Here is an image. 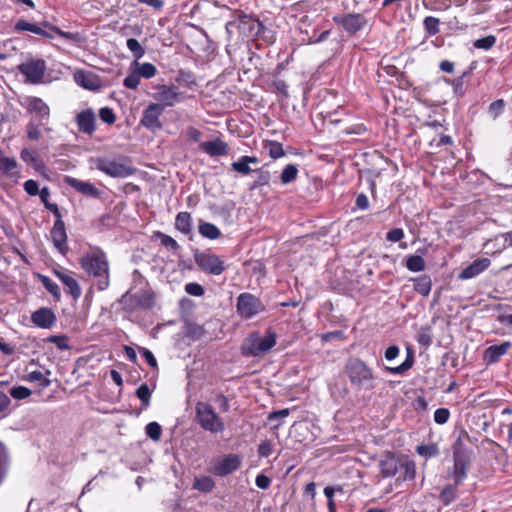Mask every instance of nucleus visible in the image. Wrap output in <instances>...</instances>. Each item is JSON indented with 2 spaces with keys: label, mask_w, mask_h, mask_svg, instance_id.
Instances as JSON below:
<instances>
[{
  "label": "nucleus",
  "mask_w": 512,
  "mask_h": 512,
  "mask_svg": "<svg viewBox=\"0 0 512 512\" xmlns=\"http://www.w3.org/2000/svg\"><path fill=\"white\" fill-rule=\"evenodd\" d=\"M405 455H396L394 453H388L380 462V471L384 478L395 476L401 468L402 458Z\"/></svg>",
  "instance_id": "aec40b11"
},
{
  "label": "nucleus",
  "mask_w": 512,
  "mask_h": 512,
  "mask_svg": "<svg viewBox=\"0 0 512 512\" xmlns=\"http://www.w3.org/2000/svg\"><path fill=\"white\" fill-rule=\"evenodd\" d=\"M416 340L419 345L423 346L424 348H428L433 342L432 327L430 325L420 327Z\"/></svg>",
  "instance_id": "f704fd0d"
},
{
  "label": "nucleus",
  "mask_w": 512,
  "mask_h": 512,
  "mask_svg": "<svg viewBox=\"0 0 512 512\" xmlns=\"http://www.w3.org/2000/svg\"><path fill=\"white\" fill-rule=\"evenodd\" d=\"M174 81L180 87L193 88L197 85L194 73L185 69L178 70L174 77Z\"/></svg>",
  "instance_id": "c85d7f7f"
},
{
  "label": "nucleus",
  "mask_w": 512,
  "mask_h": 512,
  "mask_svg": "<svg viewBox=\"0 0 512 512\" xmlns=\"http://www.w3.org/2000/svg\"><path fill=\"white\" fill-rule=\"evenodd\" d=\"M164 113L163 109L155 103H150L143 111L140 124L151 131L160 130L162 123L160 116Z\"/></svg>",
  "instance_id": "dca6fc26"
},
{
  "label": "nucleus",
  "mask_w": 512,
  "mask_h": 512,
  "mask_svg": "<svg viewBox=\"0 0 512 512\" xmlns=\"http://www.w3.org/2000/svg\"><path fill=\"white\" fill-rule=\"evenodd\" d=\"M15 31H28L48 39H53V33H56L57 35L70 41L79 42L81 40V36L79 33L62 31L60 28L50 24L47 21H44L39 25L35 23H30L24 19H20L15 24Z\"/></svg>",
  "instance_id": "7ed1b4c3"
},
{
  "label": "nucleus",
  "mask_w": 512,
  "mask_h": 512,
  "mask_svg": "<svg viewBox=\"0 0 512 512\" xmlns=\"http://www.w3.org/2000/svg\"><path fill=\"white\" fill-rule=\"evenodd\" d=\"M192 218L188 212H179L175 218V228L183 234H189L191 232Z\"/></svg>",
  "instance_id": "7c9ffc66"
},
{
  "label": "nucleus",
  "mask_w": 512,
  "mask_h": 512,
  "mask_svg": "<svg viewBox=\"0 0 512 512\" xmlns=\"http://www.w3.org/2000/svg\"><path fill=\"white\" fill-rule=\"evenodd\" d=\"M277 334L267 329L266 335L261 337L258 332L252 333L242 345V354L251 357H261L276 345Z\"/></svg>",
  "instance_id": "39448f33"
},
{
  "label": "nucleus",
  "mask_w": 512,
  "mask_h": 512,
  "mask_svg": "<svg viewBox=\"0 0 512 512\" xmlns=\"http://www.w3.org/2000/svg\"><path fill=\"white\" fill-rule=\"evenodd\" d=\"M10 395L15 399H25L31 395V390L24 386L13 387L10 390Z\"/></svg>",
  "instance_id": "e2e57ef3"
},
{
  "label": "nucleus",
  "mask_w": 512,
  "mask_h": 512,
  "mask_svg": "<svg viewBox=\"0 0 512 512\" xmlns=\"http://www.w3.org/2000/svg\"><path fill=\"white\" fill-rule=\"evenodd\" d=\"M152 391L146 383L141 384L136 390V396L142 403L143 408H147L150 405Z\"/></svg>",
  "instance_id": "09e8293b"
},
{
  "label": "nucleus",
  "mask_w": 512,
  "mask_h": 512,
  "mask_svg": "<svg viewBox=\"0 0 512 512\" xmlns=\"http://www.w3.org/2000/svg\"><path fill=\"white\" fill-rule=\"evenodd\" d=\"M414 281V291L418 294L426 297L430 294L432 288V280L429 275H421L415 279Z\"/></svg>",
  "instance_id": "c756f323"
},
{
  "label": "nucleus",
  "mask_w": 512,
  "mask_h": 512,
  "mask_svg": "<svg viewBox=\"0 0 512 512\" xmlns=\"http://www.w3.org/2000/svg\"><path fill=\"white\" fill-rule=\"evenodd\" d=\"M44 124V122H36L31 119L26 125V133L27 138L31 141H37L41 137L40 126Z\"/></svg>",
  "instance_id": "a18cd8bd"
},
{
  "label": "nucleus",
  "mask_w": 512,
  "mask_h": 512,
  "mask_svg": "<svg viewBox=\"0 0 512 512\" xmlns=\"http://www.w3.org/2000/svg\"><path fill=\"white\" fill-rule=\"evenodd\" d=\"M265 148L268 150V154L273 159H278L285 155L283 146L277 141H268L265 144Z\"/></svg>",
  "instance_id": "8fccbe9b"
},
{
  "label": "nucleus",
  "mask_w": 512,
  "mask_h": 512,
  "mask_svg": "<svg viewBox=\"0 0 512 512\" xmlns=\"http://www.w3.org/2000/svg\"><path fill=\"white\" fill-rule=\"evenodd\" d=\"M413 363H414L413 354L408 353L405 361L401 365L396 366V367H387L386 370L389 373L394 374V375H402L413 366Z\"/></svg>",
  "instance_id": "c03bdc74"
},
{
  "label": "nucleus",
  "mask_w": 512,
  "mask_h": 512,
  "mask_svg": "<svg viewBox=\"0 0 512 512\" xmlns=\"http://www.w3.org/2000/svg\"><path fill=\"white\" fill-rule=\"evenodd\" d=\"M195 262L202 271L212 275H220L226 269L224 262L212 253H196Z\"/></svg>",
  "instance_id": "ddd939ff"
},
{
  "label": "nucleus",
  "mask_w": 512,
  "mask_h": 512,
  "mask_svg": "<svg viewBox=\"0 0 512 512\" xmlns=\"http://www.w3.org/2000/svg\"><path fill=\"white\" fill-rule=\"evenodd\" d=\"M73 78L77 85L87 90L97 91L102 87L100 78L91 71L77 70Z\"/></svg>",
  "instance_id": "a211bd4d"
},
{
  "label": "nucleus",
  "mask_w": 512,
  "mask_h": 512,
  "mask_svg": "<svg viewBox=\"0 0 512 512\" xmlns=\"http://www.w3.org/2000/svg\"><path fill=\"white\" fill-rule=\"evenodd\" d=\"M6 384L4 382H0V419L8 416L10 414V404L11 400L9 396L4 392L3 387Z\"/></svg>",
  "instance_id": "37998d69"
},
{
  "label": "nucleus",
  "mask_w": 512,
  "mask_h": 512,
  "mask_svg": "<svg viewBox=\"0 0 512 512\" xmlns=\"http://www.w3.org/2000/svg\"><path fill=\"white\" fill-rule=\"evenodd\" d=\"M453 460L454 466L452 476L454 483H456V485H460L467 477V461L462 453L460 438H458L453 448Z\"/></svg>",
  "instance_id": "2eb2a0df"
},
{
  "label": "nucleus",
  "mask_w": 512,
  "mask_h": 512,
  "mask_svg": "<svg viewBox=\"0 0 512 512\" xmlns=\"http://www.w3.org/2000/svg\"><path fill=\"white\" fill-rule=\"evenodd\" d=\"M66 183L74 188L79 193L90 196V197H98L99 190L90 182L82 181L73 177H67Z\"/></svg>",
  "instance_id": "bb28decb"
},
{
  "label": "nucleus",
  "mask_w": 512,
  "mask_h": 512,
  "mask_svg": "<svg viewBox=\"0 0 512 512\" xmlns=\"http://www.w3.org/2000/svg\"><path fill=\"white\" fill-rule=\"evenodd\" d=\"M240 466L241 457L237 454H228L215 461L211 468V472L216 476L223 477L235 472L240 468Z\"/></svg>",
  "instance_id": "4468645a"
},
{
  "label": "nucleus",
  "mask_w": 512,
  "mask_h": 512,
  "mask_svg": "<svg viewBox=\"0 0 512 512\" xmlns=\"http://www.w3.org/2000/svg\"><path fill=\"white\" fill-rule=\"evenodd\" d=\"M512 343L505 341L499 345L489 346L484 352V360L488 364H493L499 361V359L507 353Z\"/></svg>",
  "instance_id": "a878e982"
},
{
  "label": "nucleus",
  "mask_w": 512,
  "mask_h": 512,
  "mask_svg": "<svg viewBox=\"0 0 512 512\" xmlns=\"http://www.w3.org/2000/svg\"><path fill=\"white\" fill-rule=\"evenodd\" d=\"M399 469L397 481H412L416 477V464L408 456H404Z\"/></svg>",
  "instance_id": "cd10ccee"
},
{
  "label": "nucleus",
  "mask_w": 512,
  "mask_h": 512,
  "mask_svg": "<svg viewBox=\"0 0 512 512\" xmlns=\"http://www.w3.org/2000/svg\"><path fill=\"white\" fill-rule=\"evenodd\" d=\"M458 486L459 485H456V483L454 484H449V485H446L440 495H439V499L440 501L442 502L443 505L447 506L449 504H451L453 501H455L458 497V493H457V489H458Z\"/></svg>",
  "instance_id": "2f4dec72"
},
{
  "label": "nucleus",
  "mask_w": 512,
  "mask_h": 512,
  "mask_svg": "<svg viewBox=\"0 0 512 512\" xmlns=\"http://www.w3.org/2000/svg\"><path fill=\"white\" fill-rule=\"evenodd\" d=\"M231 28L237 29L236 41H243L246 37L257 35L263 25L251 16L240 14L237 19L226 23L225 30L231 32Z\"/></svg>",
  "instance_id": "6e6552de"
},
{
  "label": "nucleus",
  "mask_w": 512,
  "mask_h": 512,
  "mask_svg": "<svg viewBox=\"0 0 512 512\" xmlns=\"http://www.w3.org/2000/svg\"><path fill=\"white\" fill-rule=\"evenodd\" d=\"M100 119L109 125L113 124L116 121V115L114 111L109 107H102L99 110Z\"/></svg>",
  "instance_id": "bf43d9fd"
},
{
  "label": "nucleus",
  "mask_w": 512,
  "mask_h": 512,
  "mask_svg": "<svg viewBox=\"0 0 512 512\" xmlns=\"http://www.w3.org/2000/svg\"><path fill=\"white\" fill-rule=\"evenodd\" d=\"M417 453L426 458L434 457L438 455L439 450L436 445H420L417 447Z\"/></svg>",
  "instance_id": "13d9d810"
},
{
  "label": "nucleus",
  "mask_w": 512,
  "mask_h": 512,
  "mask_svg": "<svg viewBox=\"0 0 512 512\" xmlns=\"http://www.w3.org/2000/svg\"><path fill=\"white\" fill-rule=\"evenodd\" d=\"M153 98L157 101L155 104L165 111L166 107H172L182 102L185 99V95L182 92H178L173 85H160L157 92L153 94Z\"/></svg>",
  "instance_id": "f8f14e48"
},
{
  "label": "nucleus",
  "mask_w": 512,
  "mask_h": 512,
  "mask_svg": "<svg viewBox=\"0 0 512 512\" xmlns=\"http://www.w3.org/2000/svg\"><path fill=\"white\" fill-rule=\"evenodd\" d=\"M199 233L202 237L210 240L218 239L221 236L219 228L209 222L200 223Z\"/></svg>",
  "instance_id": "72a5a7b5"
},
{
  "label": "nucleus",
  "mask_w": 512,
  "mask_h": 512,
  "mask_svg": "<svg viewBox=\"0 0 512 512\" xmlns=\"http://www.w3.org/2000/svg\"><path fill=\"white\" fill-rule=\"evenodd\" d=\"M26 109L34 114L40 122H47L50 117L49 106L39 97L30 96L26 98Z\"/></svg>",
  "instance_id": "6ab92c4d"
},
{
  "label": "nucleus",
  "mask_w": 512,
  "mask_h": 512,
  "mask_svg": "<svg viewBox=\"0 0 512 512\" xmlns=\"http://www.w3.org/2000/svg\"><path fill=\"white\" fill-rule=\"evenodd\" d=\"M50 236L55 248L62 254L66 255L68 252L67 246V233L65 223L63 220H56L50 231Z\"/></svg>",
  "instance_id": "f3484780"
},
{
  "label": "nucleus",
  "mask_w": 512,
  "mask_h": 512,
  "mask_svg": "<svg viewBox=\"0 0 512 512\" xmlns=\"http://www.w3.org/2000/svg\"><path fill=\"white\" fill-rule=\"evenodd\" d=\"M47 342L53 343L59 350H69V338L66 335H51L46 339Z\"/></svg>",
  "instance_id": "3c124183"
},
{
  "label": "nucleus",
  "mask_w": 512,
  "mask_h": 512,
  "mask_svg": "<svg viewBox=\"0 0 512 512\" xmlns=\"http://www.w3.org/2000/svg\"><path fill=\"white\" fill-rule=\"evenodd\" d=\"M424 29L429 36H433L440 31V20L433 16H427L423 20Z\"/></svg>",
  "instance_id": "49530a36"
},
{
  "label": "nucleus",
  "mask_w": 512,
  "mask_h": 512,
  "mask_svg": "<svg viewBox=\"0 0 512 512\" xmlns=\"http://www.w3.org/2000/svg\"><path fill=\"white\" fill-rule=\"evenodd\" d=\"M495 43H496V37L493 35H488L486 37L477 39L474 42V47L477 49L489 50L490 48H492L495 45Z\"/></svg>",
  "instance_id": "6e6d98bb"
},
{
  "label": "nucleus",
  "mask_w": 512,
  "mask_h": 512,
  "mask_svg": "<svg viewBox=\"0 0 512 512\" xmlns=\"http://www.w3.org/2000/svg\"><path fill=\"white\" fill-rule=\"evenodd\" d=\"M156 235L160 239L161 244L164 247L170 249L173 252H176L177 250H179V248H180L179 244L171 236L166 235V234H164L162 232H158Z\"/></svg>",
  "instance_id": "864d4df0"
},
{
  "label": "nucleus",
  "mask_w": 512,
  "mask_h": 512,
  "mask_svg": "<svg viewBox=\"0 0 512 512\" xmlns=\"http://www.w3.org/2000/svg\"><path fill=\"white\" fill-rule=\"evenodd\" d=\"M298 176V167L296 164H288L280 174V181L283 185L290 184L296 180Z\"/></svg>",
  "instance_id": "e433bc0d"
},
{
  "label": "nucleus",
  "mask_w": 512,
  "mask_h": 512,
  "mask_svg": "<svg viewBox=\"0 0 512 512\" xmlns=\"http://www.w3.org/2000/svg\"><path fill=\"white\" fill-rule=\"evenodd\" d=\"M127 48L132 53L134 57V61H138L141 59L145 54V49L142 47V45L139 43L137 39L129 38L127 40Z\"/></svg>",
  "instance_id": "de8ad7c7"
},
{
  "label": "nucleus",
  "mask_w": 512,
  "mask_h": 512,
  "mask_svg": "<svg viewBox=\"0 0 512 512\" xmlns=\"http://www.w3.org/2000/svg\"><path fill=\"white\" fill-rule=\"evenodd\" d=\"M489 265L490 260L488 258L477 259L466 268H464L459 274L458 278L462 280L474 278L485 271Z\"/></svg>",
  "instance_id": "b1692460"
},
{
  "label": "nucleus",
  "mask_w": 512,
  "mask_h": 512,
  "mask_svg": "<svg viewBox=\"0 0 512 512\" xmlns=\"http://www.w3.org/2000/svg\"><path fill=\"white\" fill-rule=\"evenodd\" d=\"M344 372L351 386L357 391H371L376 386V377L372 368L360 358H349L345 364Z\"/></svg>",
  "instance_id": "f03ea898"
},
{
  "label": "nucleus",
  "mask_w": 512,
  "mask_h": 512,
  "mask_svg": "<svg viewBox=\"0 0 512 512\" xmlns=\"http://www.w3.org/2000/svg\"><path fill=\"white\" fill-rule=\"evenodd\" d=\"M505 102L503 99H498L496 101H493L489 105V114L495 119L497 118L504 110Z\"/></svg>",
  "instance_id": "052dcab7"
},
{
  "label": "nucleus",
  "mask_w": 512,
  "mask_h": 512,
  "mask_svg": "<svg viewBox=\"0 0 512 512\" xmlns=\"http://www.w3.org/2000/svg\"><path fill=\"white\" fill-rule=\"evenodd\" d=\"M56 320L55 313L47 307L39 308L31 314L32 323L42 329H50L55 325Z\"/></svg>",
  "instance_id": "412c9836"
},
{
  "label": "nucleus",
  "mask_w": 512,
  "mask_h": 512,
  "mask_svg": "<svg viewBox=\"0 0 512 512\" xmlns=\"http://www.w3.org/2000/svg\"><path fill=\"white\" fill-rule=\"evenodd\" d=\"M333 21L351 35L360 32L368 24L367 18L361 13L338 14L333 17Z\"/></svg>",
  "instance_id": "9b49d317"
},
{
  "label": "nucleus",
  "mask_w": 512,
  "mask_h": 512,
  "mask_svg": "<svg viewBox=\"0 0 512 512\" xmlns=\"http://www.w3.org/2000/svg\"><path fill=\"white\" fill-rule=\"evenodd\" d=\"M196 419L198 424L205 431L221 433L225 429L222 419L214 411L213 407L206 402H198L195 406Z\"/></svg>",
  "instance_id": "0eeeda50"
},
{
  "label": "nucleus",
  "mask_w": 512,
  "mask_h": 512,
  "mask_svg": "<svg viewBox=\"0 0 512 512\" xmlns=\"http://www.w3.org/2000/svg\"><path fill=\"white\" fill-rule=\"evenodd\" d=\"M133 65L137 68L136 72L140 77L149 79L156 75L157 69L152 63H139L138 61H134Z\"/></svg>",
  "instance_id": "58836bf2"
},
{
  "label": "nucleus",
  "mask_w": 512,
  "mask_h": 512,
  "mask_svg": "<svg viewBox=\"0 0 512 512\" xmlns=\"http://www.w3.org/2000/svg\"><path fill=\"white\" fill-rule=\"evenodd\" d=\"M237 312L245 318L251 319L255 315L265 311V306L258 297L251 293H241L237 297Z\"/></svg>",
  "instance_id": "9d476101"
},
{
  "label": "nucleus",
  "mask_w": 512,
  "mask_h": 512,
  "mask_svg": "<svg viewBox=\"0 0 512 512\" xmlns=\"http://www.w3.org/2000/svg\"><path fill=\"white\" fill-rule=\"evenodd\" d=\"M199 148L212 157L225 156L229 152L228 144L222 141L220 138L212 141L202 142L200 143Z\"/></svg>",
  "instance_id": "393cba45"
},
{
  "label": "nucleus",
  "mask_w": 512,
  "mask_h": 512,
  "mask_svg": "<svg viewBox=\"0 0 512 512\" xmlns=\"http://www.w3.org/2000/svg\"><path fill=\"white\" fill-rule=\"evenodd\" d=\"M76 123L80 132L92 135L96 130V116L91 108L77 114Z\"/></svg>",
  "instance_id": "5701e85b"
},
{
  "label": "nucleus",
  "mask_w": 512,
  "mask_h": 512,
  "mask_svg": "<svg viewBox=\"0 0 512 512\" xmlns=\"http://www.w3.org/2000/svg\"><path fill=\"white\" fill-rule=\"evenodd\" d=\"M0 175L13 181L20 178L18 162L14 157H7L2 149H0Z\"/></svg>",
  "instance_id": "4be33fe9"
},
{
  "label": "nucleus",
  "mask_w": 512,
  "mask_h": 512,
  "mask_svg": "<svg viewBox=\"0 0 512 512\" xmlns=\"http://www.w3.org/2000/svg\"><path fill=\"white\" fill-rule=\"evenodd\" d=\"M185 292L189 295L200 297L204 294V288L195 282H190L185 285Z\"/></svg>",
  "instance_id": "338daca9"
},
{
  "label": "nucleus",
  "mask_w": 512,
  "mask_h": 512,
  "mask_svg": "<svg viewBox=\"0 0 512 512\" xmlns=\"http://www.w3.org/2000/svg\"><path fill=\"white\" fill-rule=\"evenodd\" d=\"M204 334V329L195 324H188L187 330H186V336L193 338V339H199Z\"/></svg>",
  "instance_id": "774afa93"
},
{
  "label": "nucleus",
  "mask_w": 512,
  "mask_h": 512,
  "mask_svg": "<svg viewBox=\"0 0 512 512\" xmlns=\"http://www.w3.org/2000/svg\"><path fill=\"white\" fill-rule=\"evenodd\" d=\"M329 34H330L329 29H325V30L321 31L319 33V35H317V29H314L313 35L308 37L307 43L315 44V43L323 42L324 40H326L328 38Z\"/></svg>",
  "instance_id": "69168bd1"
},
{
  "label": "nucleus",
  "mask_w": 512,
  "mask_h": 512,
  "mask_svg": "<svg viewBox=\"0 0 512 512\" xmlns=\"http://www.w3.org/2000/svg\"><path fill=\"white\" fill-rule=\"evenodd\" d=\"M99 171L114 178H126L135 172L131 161L123 156L109 159L106 157H97L91 160Z\"/></svg>",
  "instance_id": "20e7f679"
},
{
  "label": "nucleus",
  "mask_w": 512,
  "mask_h": 512,
  "mask_svg": "<svg viewBox=\"0 0 512 512\" xmlns=\"http://www.w3.org/2000/svg\"><path fill=\"white\" fill-rule=\"evenodd\" d=\"M214 486V480L210 476L196 477L193 482V488L204 493L211 492Z\"/></svg>",
  "instance_id": "c9c22d12"
},
{
  "label": "nucleus",
  "mask_w": 512,
  "mask_h": 512,
  "mask_svg": "<svg viewBox=\"0 0 512 512\" xmlns=\"http://www.w3.org/2000/svg\"><path fill=\"white\" fill-rule=\"evenodd\" d=\"M470 73V70H467L462 73V75L454 78L448 79L445 78L444 81L446 84L451 85L453 87L454 94L458 97H461L465 93L464 79Z\"/></svg>",
  "instance_id": "473e14b6"
},
{
  "label": "nucleus",
  "mask_w": 512,
  "mask_h": 512,
  "mask_svg": "<svg viewBox=\"0 0 512 512\" xmlns=\"http://www.w3.org/2000/svg\"><path fill=\"white\" fill-rule=\"evenodd\" d=\"M18 71L25 76L26 82L40 84L43 82L47 65L43 59H29L17 66Z\"/></svg>",
  "instance_id": "1a4fd4ad"
},
{
  "label": "nucleus",
  "mask_w": 512,
  "mask_h": 512,
  "mask_svg": "<svg viewBox=\"0 0 512 512\" xmlns=\"http://www.w3.org/2000/svg\"><path fill=\"white\" fill-rule=\"evenodd\" d=\"M28 380L30 382H39V385L42 388H47L51 384V381L48 378H46L41 371H33L29 373Z\"/></svg>",
  "instance_id": "4d7b16f0"
},
{
  "label": "nucleus",
  "mask_w": 512,
  "mask_h": 512,
  "mask_svg": "<svg viewBox=\"0 0 512 512\" xmlns=\"http://www.w3.org/2000/svg\"><path fill=\"white\" fill-rule=\"evenodd\" d=\"M62 283L66 287V292L70 294L74 300H77L81 296L82 290L75 278L69 276L68 278L64 279Z\"/></svg>",
  "instance_id": "a19ab883"
},
{
  "label": "nucleus",
  "mask_w": 512,
  "mask_h": 512,
  "mask_svg": "<svg viewBox=\"0 0 512 512\" xmlns=\"http://www.w3.org/2000/svg\"><path fill=\"white\" fill-rule=\"evenodd\" d=\"M425 260L419 255H409L406 257L405 266L411 272H421L425 269Z\"/></svg>",
  "instance_id": "4c0bfd02"
},
{
  "label": "nucleus",
  "mask_w": 512,
  "mask_h": 512,
  "mask_svg": "<svg viewBox=\"0 0 512 512\" xmlns=\"http://www.w3.org/2000/svg\"><path fill=\"white\" fill-rule=\"evenodd\" d=\"M450 417V411L447 408H438L434 412V421L437 424L443 425L445 424Z\"/></svg>",
  "instance_id": "0e129e2a"
},
{
  "label": "nucleus",
  "mask_w": 512,
  "mask_h": 512,
  "mask_svg": "<svg viewBox=\"0 0 512 512\" xmlns=\"http://www.w3.org/2000/svg\"><path fill=\"white\" fill-rule=\"evenodd\" d=\"M118 302L122 305L123 310L128 313H133L139 309L149 310L155 305V295L150 290H140L133 294L127 291Z\"/></svg>",
  "instance_id": "423d86ee"
},
{
  "label": "nucleus",
  "mask_w": 512,
  "mask_h": 512,
  "mask_svg": "<svg viewBox=\"0 0 512 512\" xmlns=\"http://www.w3.org/2000/svg\"><path fill=\"white\" fill-rule=\"evenodd\" d=\"M253 172L257 174V177L254 180V182L252 183V185L250 186L251 190L262 187V186H266L269 184L270 179H271V174L269 171L260 168V169H255Z\"/></svg>",
  "instance_id": "79ce46f5"
},
{
  "label": "nucleus",
  "mask_w": 512,
  "mask_h": 512,
  "mask_svg": "<svg viewBox=\"0 0 512 512\" xmlns=\"http://www.w3.org/2000/svg\"><path fill=\"white\" fill-rule=\"evenodd\" d=\"M145 432L149 438L158 441L161 437L162 428L157 422H150L145 427Z\"/></svg>",
  "instance_id": "5fc2aeb1"
},
{
  "label": "nucleus",
  "mask_w": 512,
  "mask_h": 512,
  "mask_svg": "<svg viewBox=\"0 0 512 512\" xmlns=\"http://www.w3.org/2000/svg\"><path fill=\"white\" fill-rule=\"evenodd\" d=\"M139 83H140V76L136 71H133L128 76H126L123 81V85L129 89H137Z\"/></svg>",
  "instance_id": "680f3d73"
},
{
  "label": "nucleus",
  "mask_w": 512,
  "mask_h": 512,
  "mask_svg": "<svg viewBox=\"0 0 512 512\" xmlns=\"http://www.w3.org/2000/svg\"><path fill=\"white\" fill-rule=\"evenodd\" d=\"M39 279L44 288L56 299L60 300L61 290L56 282L50 279L48 276L39 275Z\"/></svg>",
  "instance_id": "ea45409f"
},
{
  "label": "nucleus",
  "mask_w": 512,
  "mask_h": 512,
  "mask_svg": "<svg viewBox=\"0 0 512 512\" xmlns=\"http://www.w3.org/2000/svg\"><path fill=\"white\" fill-rule=\"evenodd\" d=\"M80 265L90 276L97 279V289L103 291L110 285L109 262L106 253L97 246L80 258Z\"/></svg>",
  "instance_id": "f257e3e1"
},
{
  "label": "nucleus",
  "mask_w": 512,
  "mask_h": 512,
  "mask_svg": "<svg viewBox=\"0 0 512 512\" xmlns=\"http://www.w3.org/2000/svg\"><path fill=\"white\" fill-rule=\"evenodd\" d=\"M231 168L241 175H248L254 170L251 169L250 165L245 161V157L241 156L237 161L231 164Z\"/></svg>",
  "instance_id": "603ef678"
}]
</instances>
